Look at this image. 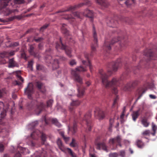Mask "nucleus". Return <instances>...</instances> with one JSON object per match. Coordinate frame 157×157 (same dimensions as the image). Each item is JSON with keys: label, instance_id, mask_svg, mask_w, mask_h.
I'll use <instances>...</instances> for the list:
<instances>
[{"label": "nucleus", "instance_id": "f257e3e1", "mask_svg": "<svg viewBox=\"0 0 157 157\" xmlns=\"http://www.w3.org/2000/svg\"><path fill=\"white\" fill-rule=\"evenodd\" d=\"M99 73L102 83L106 87H108L116 85L118 81V79L117 78H113L111 81H108L107 79V78L109 76L107 75L102 70L100 71Z\"/></svg>", "mask_w": 157, "mask_h": 157}, {"label": "nucleus", "instance_id": "f03ea898", "mask_svg": "<svg viewBox=\"0 0 157 157\" xmlns=\"http://www.w3.org/2000/svg\"><path fill=\"white\" fill-rule=\"evenodd\" d=\"M84 16L91 18L92 21L93 12L92 11L88 9L86 10L83 13L75 12L72 13L71 15L65 17L64 18L66 19H74L75 17L80 18L82 16Z\"/></svg>", "mask_w": 157, "mask_h": 157}, {"label": "nucleus", "instance_id": "7ed1b4c3", "mask_svg": "<svg viewBox=\"0 0 157 157\" xmlns=\"http://www.w3.org/2000/svg\"><path fill=\"white\" fill-rule=\"evenodd\" d=\"M10 0H1L0 2V11L4 15L7 16L11 13L13 11L10 10L9 9L6 8L8 5V3Z\"/></svg>", "mask_w": 157, "mask_h": 157}, {"label": "nucleus", "instance_id": "20e7f679", "mask_svg": "<svg viewBox=\"0 0 157 157\" xmlns=\"http://www.w3.org/2000/svg\"><path fill=\"white\" fill-rule=\"evenodd\" d=\"M86 71V68L82 66H79L76 68L75 70H72L71 74L74 77L75 80L80 84L82 82V79L77 73V71Z\"/></svg>", "mask_w": 157, "mask_h": 157}, {"label": "nucleus", "instance_id": "39448f33", "mask_svg": "<svg viewBox=\"0 0 157 157\" xmlns=\"http://www.w3.org/2000/svg\"><path fill=\"white\" fill-rule=\"evenodd\" d=\"M33 92V85L31 83H29L25 90V94L27 95L29 98L31 99V95Z\"/></svg>", "mask_w": 157, "mask_h": 157}, {"label": "nucleus", "instance_id": "423d86ee", "mask_svg": "<svg viewBox=\"0 0 157 157\" xmlns=\"http://www.w3.org/2000/svg\"><path fill=\"white\" fill-rule=\"evenodd\" d=\"M93 31L94 43L92 44L91 46L92 52L95 51L96 50V48L98 46L97 34L96 32L95 28L94 26H93Z\"/></svg>", "mask_w": 157, "mask_h": 157}, {"label": "nucleus", "instance_id": "0eeeda50", "mask_svg": "<svg viewBox=\"0 0 157 157\" xmlns=\"http://www.w3.org/2000/svg\"><path fill=\"white\" fill-rule=\"evenodd\" d=\"M40 134H41V139L42 141V144H43L46 141V136L44 134L41 133L39 131L37 130L36 131V132H33L31 134V136L33 139H35V138L34 136L35 135L38 136Z\"/></svg>", "mask_w": 157, "mask_h": 157}, {"label": "nucleus", "instance_id": "6e6552de", "mask_svg": "<svg viewBox=\"0 0 157 157\" xmlns=\"http://www.w3.org/2000/svg\"><path fill=\"white\" fill-rule=\"evenodd\" d=\"M60 40L61 42V39H60ZM56 48L57 49L60 48L62 49H65V52L66 54L70 57L71 56V51L70 48H67L66 47L63 45L61 42V45H60L57 44L56 45Z\"/></svg>", "mask_w": 157, "mask_h": 157}, {"label": "nucleus", "instance_id": "1a4fd4ad", "mask_svg": "<svg viewBox=\"0 0 157 157\" xmlns=\"http://www.w3.org/2000/svg\"><path fill=\"white\" fill-rule=\"evenodd\" d=\"M94 116L99 120L103 119L105 117L103 112L99 108L96 109L94 111Z\"/></svg>", "mask_w": 157, "mask_h": 157}, {"label": "nucleus", "instance_id": "9d476101", "mask_svg": "<svg viewBox=\"0 0 157 157\" xmlns=\"http://www.w3.org/2000/svg\"><path fill=\"white\" fill-rule=\"evenodd\" d=\"M5 105L3 102L0 101V112L1 117L2 118H3L6 115V110L8 107L4 108Z\"/></svg>", "mask_w": 157, "mask_h": 157}, {"label": "nucleus", "instance_id": "9b49d317", "mask_svg": "<svg viewBox=\"0 0 157 157\" xmlns=\"http://www.w3.org/2000/svg\"><path fill=\"white\" fill-rule=\"evenodd\" d=\"M91 117V114L90 113H88L84 117V120H85L86 122L88 131H90L91 130V127L90 124H89V121L87 120L88 119H90Z\"/></svg>", "mask_w": 157, "mask_h": 157}, {"label": "nucleus", "instance_id": "f8f14e48", "mask_svg": "<svg viewBox=\"0 0 157 157\" xmlns=\"http://www.w3.org/2000/svg\"><path fill=\"white\" fill-rule=\"evenodd\" d=\"M121 138L119 136H117L116 138L110 139L109 141V143L110 144H113L116 142L118 143V145L121 147Z\"/></svg>", "mask_w": 157, "mask_h": 157}, {"label": "nucleus", "instance_id": "ddd939ff", "mask_svg": "<svg viewBox=\"0 0 157 157\" xmlns=\"http://www.w3.org/2000/svg\"><path fill=\"white\" fill-rule=\"evenodd\" d=\"M44 107V105L43 103H40V105H37L35 109L36 114L37 115H39L42 110Z\"/></svg>", "mask_w": 157, "mask_h": 157}, {"label": "nucleus", "instance_id": "4468645a", "mask_svg": "<svg viewBox=\"0 0 157 157\" xmlns=\"http://www.w3.org/2000/svg\"><path fill=\"white\" fill-rule=\"evenodd\" d=\"M96 2L102 6L105 7H107L108 4L106 0H95Z\"/></svg>", "mask_w": 157, "mask_h": 157}, {"label": "nucleus", "instance_id": "2eb2a0df", "mask_svg": "<svg viewBox=\"0 0 157 157\" xmlns=\"http://www.w3.org/2000/svg\"><path fill=\"white\" fill-rule=\"evenodd\" d=\"M140 111V110L139 109L138 110L133 112L132 114V116L134 121H135L137 118L138 117L139 115Z\"/></svg>", "mask_w": 157, "mask_h": 157}, {"label": "nucleus", "instance_id": "dca6fc26", "mask_svg": "<svg viewBox=\"0 0 157 157\" xmlns=\"http://www.w3.org/2000/svg\"><path fill=\"white\" fill-rule=\"evenodd\" d=\"M18 64L13 59H11L9 60L8 67L12 68L14 67H17Z\"/></svg>", "mask_w": 157, "mask_h": 157}, {"label": "nucleus", "instance_id": "f3484780", "mask_svg": "<svg viewBox=\"0 0 157 157\" xmlns=\"http://www.w3.org/2000/svg\"><path fill=\"white\" fill-rule=\"evenodd\" d=\"M97 148L99 150L102 149L106 151V152L108 151V150L106 148L105 144L104 143L98 144H97Z\"/></svg>", "mask_w": 157, "mask_h": 157}, {"label": "nucleus", "instance_id": "a211bd4d", "mask_svg": "<svg viewBox=\"0 0 157 157\" xmlns=\"http://www.w3.org/2000/svg\"><path fill=\"white\" fill-rule=\"evenodd\" d=\"M80 104L79 102L78 101H73L70 104V107L69 108L70 111H71L73 108L72 107L74 106L78 105Z\"/></svg>", "mask_w": 157, "mask_h": 157}, {"label": "nucleus", "instance_id": "6ab92c4d", "mask_svg": "<svg viewBox=\"0 0 157 157\" xmlns=\"http://www.w3.org/2000/svg\"><path fill=\"white\" fill-rule=\"evenodd\" d=\"M57 144L59 147V148L63 151H64V148L63 146V145L61 140L58 139L57 141Z\"/></svg>", "mask_w": 157, "mask_h": 157}, {"label": "nucleus", "instance_id": "aec40b11", "mask_svg": "<svg viewBox=\"0 0 157 157\" xmlns=\"http://www.w3.org/2000/svg\"><path fill=\"white\" fill-rule=\"evenodd\" d=\"M52 67L53 70L59 68V62L57 59H54V63L52 64Z\"/></svg>", "mask_w": 157, "mask_h": 157}, {"label": "nucleus", "instance_id": "412c9836", "mask_svg": "<svg viewBox=\"0 0 157 157\" xmlns=\"http://www.w3.org/2000/svg\"><path fill=\"white\" fill-rule=\"evenodd\" d=\"M67 149L68 150V153L71 155V157H77L76 154L74 153L71 149L69 148H67Z\"/></svg>", "mask_w": 157, "mask_h": 157}, {"label": "nucleus", "instance_id": "4be33fe9", "mask_svg": "<svg viewBox=\"0 0 157 157\" xmlns=\"http://www.w3.org/2000/svg\"><path fill=\"white\" fill-rule=\"evenodd\" d=\"M66 26L65 24H63V27L62 28V31L63 33L65 34L66 36H68L69 35V33L68 30H67L64 27Z\"/></svg>", "mask_w": 157, "mask_h": 157}, {"label": "nucleus", "instance_id": "5701e85b", "mask_svg": "<svg viewBox=\"0 0 157 157\" xmlns=\"http://www.w3.org/2000/svg\"><path fill=\"white\" fill-rule=\"evenodd\" d=\"M141 123L144 127H147L149 124L147 119H143L141 120Z\"/></svg>", "mask_w": 157, "mask_h": 157}, {"label": "nucleus", "instance_id": "b1692460", "mask_svg": "<svg viewBox=\"0 0 157 157\" xmlns=\"http://www.w3.org/2000/svg\"><path fill=\"white\" fill-rule=\"evenodd\" d=\"M52 123L54 124L56 126L58 127H60L61 126L60 124L58 121L57 120L56 118L53 119L52 120Z\"/></svg>", "mask_w": 157, "mask_h": 157}, {"label": "nucleus", "instance_id": "393cba45", "mask_svg": "<svg viewBox=\"0 0 157 157\" xmlns=\"http://www.w3.org/2000/svg\"><path fill=\"white\" fill-rule=\"evenodd\" d=\"M38 124V121H35L32 122L31 123L29 124L28 125V126L29 128H34L36 126H37Z\"/></svg>", "mask_w": 157, "mask_h": 157}, {"label": "nucleus", "instance_id": "a878e982", "mask_svg": "<svg viewBox=\"0 0 157 157\" xmlns=\"http://www.w3.org/2000/svg\"><path fill=\"white\" fill-rule=\"evenodd\" d=\"M152 128L153 132L151 133V134L153 136H155L157 130V127L153 123H152Z\"/></svg>", "mask_w": 157, "mask_h": 157}, {"label": "nucleus", "instance_id": "bb28decb", "mask_svg": "<svg viewBox=\"0 0 157 157\" xmlns=\"http://www.w3.org/2000/svg\"><path fill=\"white\" fill-rule=\"evenodd\" d=\"M84 4V3H81L78 5H75L73 6H71L69 7V9L67 10V11H69L71 10H74L77 7H81L83 6Z\"/></svg>", "mask_w": 157, "mask_h": 157}, {"label": "nucleus", "instance_id": "cd10ccee", "mask_svg": "<svg viewBox=\"0 0 157 157\" xmlns=\"http://www.w3.org/2000/svg\"><path fill=\"white\" fill-rule=\"evenodd\" d=\"M78 97H80L83 95L84 93V90H82L81 88H78Z\"/></svg>", "mask_w": 157, "mask_h": 157}, {"label": "nucleus", "instance_id": "c85d7f7f", "mask_svg": "<svg viewBox=\"0 0 157 157\" xmlns=\"http://www.w3.org/2000/svg\"><path fill=\"white\" fill-rule=\"evenodd\" d=\"M118 68V63H116L114 65H113L112 67V71H116Z\"/></svg>", "mask_w": 157, "mask_h": 157}, {"label": "nucleus", "instance_id": "c756f323", "mask_svg": "<svg viewBox=\"0 0 157 157\" xmlns=\"http://www.w3.org/2000/svg\"><path fill=\"white\" fill-rule=\"evenodd\" d=\"M137 145L139 148H142L144 146L143 143L140 140H138L136 142Z\"/></svg>", "mask_w": 157, "mask_h": 157}, {"label": "nucleus", "instance_id": "7c9ffc66", "mask_svg": "<svg viewBox=\"0 0 157 157\" xmlns=\"http://www.w3.org/2000/svg\"><path fill=\"white\" fill-rule=\"evenodd\" d=\"M127 6H129L130 5L135 3V0H127L125 2Z\"/></svg>", "mask_w": 157, "mask_h": 157}, {"label": "nucleus", "instance_id": "2f4dec72", "mask_svg": "<svg viewBox=\"0 0 157 157\" xmlns=\"http://www.w3.org/2000/svg\"><path fill=\"white\" fill-rule=\"evenodd\" d=\"M17 149L18 150H21V151H20V152L21 153H22L24 154L25 153L27 152V151L28 150L27 149L21 147H19L18 146L17 147Z\"/></svg>", "mask_w": 157, "mask_h": 157}, {"label": "nucleus", "instance_id": "473e14b6", "mask_svg": "<svg viewBox=\"0 0 157 157\" xmlns=\"http://www.w3.org/2000/svg\"><path fill=\"white\" fill-rule=\"evenodd\" d=\"M8 52H4L0 54V57L1 58H4L6 57H8Z\"/></svg>", "mask_w": 157, "mask_h": 157}, {"label": "nucleus", "instance_id": "72a5a7b5", "mask_svg": "<svg viewBox=\"0 0 157 157\" xmlns=\"http://www.w3.org/2000/svg\"><path fill=\"white\" fill-rule=\"evenodd\" d=\"M36 85L38 88L40 90H41L42 88L44 87V86L43 84L40 82H36Z\"/></svg>", "mask_w": 157, "mask_h": 157}, {"label": "nucleus", "instance_id": "f704fd0d", "mask_svg": "<svg viewBox=\"0 0 157 157\" xmlns=\"http://www.w3.org/2000/svg\"><path fill=\"white\" fill-rule=\"evenodd\" d=\"M70 145L72 147H75L77 146V144L75 142V139L73 138L72 139V142L70 144Z\"/></svg>", "mask_w": 157, "mask_h": 157}, {"label": "nucleus", "instance_id": "c9c22d12", "mask_svg": "<svg viewBox=\"0 0 157 157\" xmlns=\"http://www.w3.org/2000/svg\"><path fill=\"white\" fill-rule=\"evenodd\" d=\"M151 133L150 131L149 130H147L144 131L142 133V134L143 136L145 135H149L151 134Z\"/></svg>", "mask_w": 157, "mask_h": 157}, {"label": "nucleus", "instance_id": "e433bc0d", "mask_svg": "<svg viewBox=\"0 0 157 157\" xmlns=\"http://www.w3.org/2000/svg\"><path fill=\"white\" fill-rule=\"evenodd\" d=\"M82 63L83 64L85 65H86V64H87L88 66H89V67L90 69V71H91V64L90 63V61H88L87 62H86L85 61L83 60L82 61Z\"/></svg>", "mask_w": 157, "mask_h": 157}, {"label": "nucleus", "instance_id": "4c0bfd02", "mask_svg": "<svg viewBox=\"0 0 157 157\" xmlns=\"http://www.w3.org/2000/svg\"><path fill=\"white\" fill-rule=\"evenodd\" d=\"M77 125L76 124H74L73 125V130L72 131V134H74L77 131Z\"/></svg>", "mask_w": 157, "mask_h": 157}, {"label": "nucleus", "instance_id": "58836bf2", "mask_svg": "<svg viewBox=\"0 0 157 157\" xmlns=\"http://www.w3.org/2000/svg\"><path fill=\"white\" fill-rule=\"evenodd\" d=\"M118 38H113L111 41L110 44H113L115 43L116 42H117L119 40V39H118Z\"/></svg>", "mask_w": 157, "mask_h": 157}, {"label": "nucleus", "instance_id": "ea45409f", "mask_svg": "<svg viewBox=\"0 0 157 157\" xmlns=\"http://www.w3.org/2000/svg\"><path fill=\"white\" fill-rule=\"evenodd\" d=\"M53 103V100L52 99H50L47 102V105L48 107H50L51 106Z\"/></svg>", "mask_w": 157, "mask_h": 157}, {"label": "nucleus", "instance_id": "a19ab883", "mask_svg": "<svg viewBox=\"0 0 157 157\" xmlns=\"http://www.w3.org/2000/svg\"><path fill=\"white\" fill-rule=\"evenodd\" d=\"M118 154L116 153H110L109 155V157H117Z\"/></svg>", "mask_w": 157, "mask_h": 157}, {"label": "nucleus", "instance_id": "79ce46f5", "mask_svg": "<svg viewBox=\"0 0 157 157\" xmlns=\"http://www.w3.org/2000/svg\"><path fill=\"white\" fill-rule=\"evenodd\" d=\"M7 133V132L6 130H2L0 131V136H2L4 137V135L2 136V134L4 135V134H6Z\"/></svg>", "mask_w": 157, "mask_h": 157}, {"label": "nucleus", "instance_id": "37998d69", "mask_svg": "<svg viewBox=\"0 0 157 157\" xmlns=\"http://www.w3.org/2000/svg\"><path fill=\"white\" fill-rule=\"evenodd\" d=\"M125 107H124L123 109V111L122 113V114L121 115L120 117L121 119V121L122 122V120L123 119V118L124 117V112H125Z\"/></svg>", "mask_w": 157, "mask_h": 157}, {"label": "nucleus", "instance_id": "c03bdc74", "mask_svg": "<svg viewBox=\"0 0 157 157\" xmlns=\"http://www.w3.org/2000/svg\"><path fill=\"white\" fill-rule=\"evenodd\" d=\"M33 64V62L31 61L29 62L28 64V67L31 70H33L32 66Z\"/></svg>", "mask_w": 157, "mask_h": 157}, {"label": "nucleus", "instance_id": "a18cd8bd", "mask_svg": "<svg viewBox=\"0 0 157 157\" xmlns=\"http://www.w3.org/2000/svg\"><path fill=\"white\" fill-rule=\"evenodd\" d=\"M69 63L71 66H72L74 65H76V62L75 60L72 59L70 62Z\"/></svg>", "mask_w": 157, "mask_h": 157}, {"label": "nucleus", "instance_id": "49530a36", "mask_svg": "<svg viewBox=\"0 0 157 157\" xmlns=\"http://www.w3.org/2000/svg\"><path fill=\"white\" fill-rule=\"evenodd\" d=\"M145 52L146 53H144V55L145 56L150 57H151V56L152 55L151 52V50H149V51L147 53H146L147 52Z\"/></svg>", "mask_w": 157, "mask_h": 157}, {"label": "nucleus", "instance_id": "de8ad7c7", "mask_svg": "<svg viewBox=\"0 0 157 157\" xmlns=\"http://www.w3.org/2000/svg\"><path fill=\"white\" fill-rule=\"evenodd\" d=\"M16 75L17 77L22 82H23V78H22V77L20 76V75L17 74Z\"/></svg>", "mask_w": 157, "mask_h": 157}, {"label": "nucleus", "instance_id": "09e8293b", "mask_svg": "<svg viewBox=\"0 0 157 157\" xmlns=\"http://www.w3.org/2000/svg\"><path fill=\"white\" fill-rule=\"evenodd\" d=\"M125 43L124 42L123 40H122L121 42V44H120V46L121 47H123L125 46Z\"/></svg>", "mask_w": 157, "mask_h": 157}, {"label": "nucleus", "instance_id": "8fccbe9b", "mask_svg": "<svg viewBox=\"0 0 157 157\" xmlns=\"http://www.w3.org/2000/svg\"><path fill=\"white\" fill-rule=\"evenodd\" d=\"M15 2H17L19 4L23 3L25 2L24 0H15Z\"/></svg>", "mask_w": 157, "mask_h": 157}, {"label": "nucleus", "instance_id": "3c124183", "mask_svg": "<svg viewBox=\"0 0 157 157\" xmlns=\"http://www.w3.org/2000/svg\"><path fill=\"white\" fill-rule=\"evenodd\" d=\"M120 155L122 157H124L125 155L124 151H121Z\"/></svg>", "mask_w": 157, "mask_h": 157}, {"label": "nucleus", "instance_id": "603ef678", "mask_svg": "<svg viewBox=\"0 0 157 157\" xmlns=\"http://www.w3.org/2000/svg\"><path fill=\"white\" fill-rule=\"evenodd\" d=\"M3 145L2 144H0V152L2 151L4 149Z\"/></svg>", "mask_w": 157, "mask_h": 157}, {"label": "nucleus", "instance_id": "864d4df0", "mask_svg": "<svg viewBox=\"0 0 157 157\" xmlns=\"http://www.w3.org/2000/svg\"><path fill=\"white\" fill-rule=\"evenodd\" d=\"M65 141L66 142V143H67L69 140L70 138L69 137H64L63 138Z\"/></svg>", "mask_w": 157, "mask_h": 157}, {"label": "nucleus", "instance_id": "5fc2aeb1", "mask_svg": "<svg viewBox=\"0 0 157 157\" xmlns=\"http://www.w3.org/2000/svg\"><path fill=\"white\" fill-rule=\"evenodd\" d=\"M149 97L150 98L152 99H155L156 98V97L154 95L150 94L149 95Z\"/></svg>", "mask_w": 157, "mask_h": 157}, {"label": "nucleus", "instance_id": "6e6d98bb", "mask_svg": "<svg viewBox=\"0 0 157 157\" xmlns=\"http://www.w3.org/2000/svg\"><path fill=\"white\" fill-rule=\"evenodd\" d=\"M43 40V38L41 37H40L37 39H35V40L36 42H39Z\"/></svg>", "mask_w": 157, "mask_h": 157}, {"label": "nucleus", "instance_id": "4d7b16f0", "mask_svg": "<svg viewBox=\"0 0 157 157\" xmlns=\"http://www.w3.org/2000/svg\"><path fill=\"white\" fill-rule=\"evenodd\" d=\"M4 125L5 124L4 123L3 120H0V127H1V126Z\"/></svg>", "mask_w": 157, "mask_h": 157}, {"label": "nucleus", "instance_id": "13d9d810", "mask_svg": "<svg viewBox=\"0 0 157 157\" xmlns=\"http://www.w3.org/2000/svg\"><path fill=\"white\" fill-rule=\"evenodd\" d=\"M34 49V48L33 46L32 45H31L30 46V49L29 51L30 52V53H32L33 51V50Z\"/></svg>", "mask_w": 157, "mask_h": 157}, {"label": "nucleus", "instance_id": "bf43d9fd", "mask_svg": "<svg viewBox=\"0 0 157 157\" xmlns=\"http://www.w3.org/2000/svg\"><path fill=\"white\" fill-rule=\"evenodd\" d=\"M113 21L112 20L111 21H109V23H108V22H107V23L109 25V26L110 27H112V25L111 24H112Z\"/></svg>", "mask_w": 157, "mask_h": 157}, {"label": "nucleus", "instance_id": "052dcab7", "mask_svg": "<svg viewBox=\"0 0 157 157\" xmlns=\"http://www.w3.org/2000/svg\"><path fill=\"white\" fill-rule=\"evenodd\" d=\"M21 154L19 153H17L14 156V157H21Z\"/></svg>", "mask_w": 157, "mask_h": 157}, {"label": "nucleus", "instance_id": "680f3d73", "mask_svg": "<svg viewBox=\"0 0 157 157\" xmlns=\"http://www.w3.org/2000/svg\"><path fill=\"white\" fill-rule=\"evenodd\" d=\"M18 43L17 42H15L12 44V45L14 46H16L18 45Z\"/></svg>", "mask_w": 157, "mask_h": 157}, {"label": "nucleus", "instance_id": "e2e57ef3", "mask_svg": "<svg viewBox=\"0 0 157 157\" xmlns=\"http://www.w3.org/2000/svg\"><path fill=\"white\" fill-rule=\"evenodd\" d=\"M48 25H44V26H42L40 30H42L43 29H46V28H47V27H48Z\"/></svg>", "mask_w": 157, "mask_h": 157}, {"label": "nucleus", "instance_id": "0e129e2a", "mask_svg": "<svg viewBox=\"0 0 157 157\" xmlns=\"http://www.w3.org/2000/svg\"><path fill=\"white\" fill-rule=\"evenodd\" d=\"M113 92L115 94H117L118 92V90H117V88H114L113 89Z\"/></svg>", "mask_w": 157, "mask_h": 157}, {"label": "nucleus", "instance_id": "69168bd1", "mask_svg": "<svg viewBox=\"0 0 157 157\" xmlns=\"http://www.w3.org/2000/svg\"><path fill=\"white\" fill-rule=\"evenodd\" d=\"M145 91H146V90H144V91H143V93H142V94L140 96H139V97L137 98V99L136 100V101H138V100L139 99L141 98V96H142V94H144V93H145Z\"/></svg>", "mask_w": 157, "mask_h": 157}, {"label": "nucleus", "instance_id": "338daca9", "mask_svg": "<svg viewBox=\"0 0 157 157\" xmlns=\"http://www.w3.org/2000/svg\"><path fill=\"white\" fill-rule=\"evenodd\" d=\"M14 54V51H11L9 53V55L10 56H13Z\"/></svg>", "mask_w": 157, "mask_h": 157}, {"label": "nucleus", "instance_id": "774afa93", "mask_svg": "<svg viewBox=\"0 0 157 157\" xmlns=\"http://www.w3.org/2000/svg\"><path fill=\"white\" fill-rule=\"evenodd\" d=\"M29 145L32 146H35V144L33 142H31L30 143H29Z\"/></svg>", "mask_w": 157, "mask_h": 157}]
</instances>
